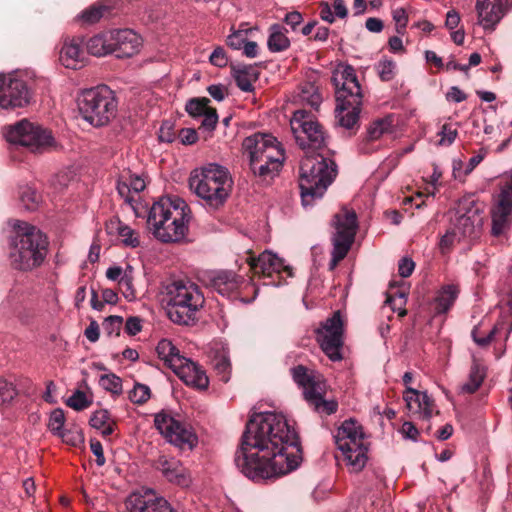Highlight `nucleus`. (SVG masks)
<instances>
[{
	"label": "nucleus",
	"mask_w": 512,
	"mask_h": 512,
	"mask_svg": "<svg viewBox=\"0 0 512 512\" xmlns=\"http://www.w3.org/2000/svg\"><path fill=\"white\" fill-rule=\"evenodd\" d=\"M298 443L296 431L282 413L261 412L248 421L235 464L255 483L274 481L298 468Z\"/></svg>",
	"instance_id": "f257e3e1"
},
{
	"label": "nucleus",
	"mask_w": 512,
	"mask_h": 512,
	"mask_svg": "<svg viewBox=\"0 0 512 512\" xmlns=\"http://www.w3.org/2000/svg\"><path fill=\"white\" fill-rule=\"evenodd\" d=\"M290 126L296 143L305 152L300 162L299 188L302 205L307 208L321 199L333 182L337 174L336 164L317 152L325 145V135L313 115L297 110Z\"/></svg>",
	"instance_id": "f03ea898"
},
{
	"label": "nucleus",
	"mask_w": 512,
	"mask_h": 512,
	"mask_svg": "<svg viewBox=\"0 0 512 512\" xmlns=\"http://www.w3.org/2000/svg\"><path fill=\"white\" fill-rule=\"evenodd\" d=\"M190 218V209L183 199L162 197L150 208L147 223L161 242H180L187 235Z\"/></svg>",
	"instance_id": "7ed1b4c3"
},
{
	"label": "nucleus",
	"mask_w": 512,
	"mask_h": 512,
	"mask_svg": "<svg viewBox=\"0 0 512 512\" xmlns=\"http://www.w3.org/2000/svg\"><path fill=\"white\" fill-rule=\"evenodd\" d=\"M9 237V260L18 270L28 271L40 266L48 252L46 235L36 226L20 220L12 222Z\"/></svg>",
	"instance_id": "20e7f679"
},
{
	"label": "nucleus",
	"mask_w": 512,
	"mask_h": 512,
	"mask_svg": "<svg viewBox=\"0 0 512 512\" xmlns=\"http://www.w3.org/2000/svg\"><path fill=\"white\" fill-rule=\"evenodd\" d=\"M332 81L336 94L337 125L347 130L358 129L362 92L354 68L339 64L333 71Z\"/></svg>",
	"instance_id": "39448f33"
},
{
	"label": "nucleus",
	"mask_w": 512,
	"mask_h": 512,
	"mask_svg": "<svg viewBox=\"0 0 512 512\" xmlns=\"http://www.w3.org/2000/svg\"><path fill=\"white\" fill-rule=\"evenodd\" d=\"M242 146L255 176L266 181L279 173L285 160V152L276 138L256 133L246 137Z\"/></svg>",
	"instance_id": "423d86ee"
},
{
	"label": "nucleus",
	"mask_w": 512,
	"mask_h": 512,
	"mask_svg": "<svg viewBox=\"0 0 512 512\" xmlns=\"http://www.w3.org/2000/svg\"><path fill=\"white\" fill-rule=\"evenodd\" d=\"M190 188L212 208L222 206L230 195L233 181L229 171L216 163L195 169L189 179Z\"/></svg>",
	"instance_id": "0eeeda50"
},
{
	"label": "nucleus",
	"mask_w": 512,
	"mask_h": 512,
	"mask_svg": "<svg viewBox=\"0 0 512 512\" xmlns=\"http://www.w3.org/2000/svg\"><path fill=\"white\" fill-rule=\"evenodd\" d=\"M167 313L177 324L188 325L196 319L205 299L199 287L190 281H174L166 287Z\"/></svg>",
	"instance_id": "6e6552de"
},
{
	"label": "nucleus",
	"mask_w": 512,
	"mask_h": 512,
	"mask_svg": "<svg viewBox=\"0 0 512 512\" xmlns=\"http://www.w3.org/2000/svg\"><path fill=\"white\" fill-rule=\"evenodd\" d=\"M117 101L106 85L84 90L78 97V108L83 119L95 127L108 124L117 113Z\"/></svg>",
	"instance_id": "1a4fd4ad"
},
{
	"label": "nucleus",
	"mask_w": 512,
	"mask_h": 512,
	"mask_svg": "<svg viewBox=\"0 0 512 512\" xmlns=\"http://www.w3.org/2000/svg\"><path fill=\"white\" fill-rule=\"evenodd\" d=\"M334 439L349 470L361 471L368 459V448L362 426L352 419L345 420L337 429Z\"/></svg>",
	"instance_id": "9d476101"
},
{
	"label": "nucleus",
	"mask_w": 512,
	"mask_h": 512,
	"mask_svg": "<svg viewBox=\"0 0 512 512\" xmlns=\"http://www.w3.org/2000/svg\"><path fill=\"white\" fill-rule=\"evenodd\" d=\"M3 135L10 144L25 147L33 153H45L57 148L50 130L27 119L4 127Z\"/></svg>",
	"instance_id": "9b49d317"
},
{
	"label": "nucleus",
	"mask_w": 512,
	"mask_h": 512,
	"mask_svg": "<svg viewBox=\"0 0 512 512\" xmlns=\"http://www.w3.org/2000/svg\"><path fill=\"white\" fill-rule=\"evenodd\" d=\"M291 373L294 381L302 388L305 400L313 405L315 410L327 415L336 412L337 402L324 400L326 384L322 375L302 365L292 368Z\"/></svg>",
	"instance_id": "f8f14e48"
},
{
	"label": "nucleus",
	"mask_w": 512,
	"mask_h": 512,
	"mask_svg": "<svg viewBox=\"0 0 512 512\" xmlns=\"http://www.w3.org/2000/svg\"><path fill=\"white\" fill-rule=\"evenodd\" d=\"M336 232L333 236V251L330 269H334L348 253L358 228L357 216L353 210L343 208L334 217Z\"/></svg>",
	"instance_id": "ddd939ff"
},
{
	"label": "nucleus",
	"mask_w": 512,
	"mask_h": 512,
	"mask_svg": "<svg viewBox=\"0 0 512 512\" xmlns=\"http://www.w3.org/2000/svg\"><path fill=\"white\" fill-rule=\"evenodd\" d=\"M154 425L161 435L180 449L191 450L197 443V438L191 429L166 412L162 411L155 415Z\"/></svg>",
	"instance_id": "4468645a"
},
{
	"label": "nucleus",
	"mask_w": 512,
	"mask_h": 512,
	"mask_svg": "<svg viewBox=\"0 0 512 512\" xmlns=\"http://www.w3.org/2000/svg\"><path fill=\"white\" fill-rule=\"evenodd\" d=\"M316 339L323 352L332 360L342 358L340 349L343 345V321L340 311L333 313L316 331Z\"/></svg>",
	"instance_id": "2eb2a0df"
},
{
	"label": "nucleus",
	"mask_w": 512,
	"mask_h": 512,
	"mask_svg": "<svg viewBox=\"0 0 512 512\" xmlns=\"http://www.w3.org/2000/svg\"><path fill=\"white\" fill-rule=\"evenodd\" d=\"M491 232L500 236L510 227L512 217V177L500 185L499 192L493 198L490 210Z\"/></svg>",
	"instance_id": "dca6fc26"
},
{
	"label": "nucleus",
	"mask_w": 512,
	"mask_h": 512,
	"mask_svg": "<svg viewBox=\"0 0 512 512\" xmlns=\"http://www.w3.org/2000/svg\"><path fill=\"white\" fill-rule=\"evenodd\" d=\"M30 91L24 80L11 74H0V107H23L30 101Z\"/></svg>",
	"instance_id": "f3484780"
},
{
	"label": "nucleus",
	"mask_w": 512,
	"mask_h": 512,
	"mask_svg": "<svg viewBox=\"0 0 512 512\" xmlns=\"http://www.w3.org/2000/svg\"><path fill=\"white\" fill-rule=\"evenodd\" d=\"M512 9V0H476L478 24L485 30H495L502 18Z\"/></svg>",
	"instance_id": "a211bd4d"
},
{
	"label": "nucleus",
	"mask_w": 512,
	"mask_h": 512,
	"mask_svg": "<svg viewBox=\"0 0 512 512\" xmlns=\"http://www.w3.org/2000/svg\"><path fill=\"white\" fill-rule=\"evenodd\" d=\"M201 280L207 287L227 297L236 292L243 283L241 276L228 270L206 271L203 273Z\"/></svg>",
	"instance_id": "6ab92c4d"
},
{
	"label": "nucleus",
	"mask_w": 512,
	"mask_h": 512,
	"mask_svg": "<svg viewBox=\"0 0 512 512\" xmlns=\"http://www.w3.org/2000/svg\"><path fill=\"white\" fill-rule=\"evenodd\" d=\"M128 512H177L163 497H157L151 490L131 493L126 499Z\"/></svg>",
	"instance_id": "aec40b11"
},
{
	"label": "nucleus",
	"mask_w": 512,
	"mask_h": 512,
	"mask_svg": "<svg viewBox=\"0 0 512 512\" xmlns=\"http://www.w3.org/2000/svg\"><path fill=\"white\" fill-rule=\"evenodd\" d=\"M248 261L255 274L272 277L274 273L280 275L284 272L288 277L293 275L292 268L270 251H264L257 258L250 257Z\"/></svg>",
	"instance_id": "412c9836"
},
{
	"label": "nucleus",
	"mask_w": 512,
	"mask_h": 512,
	"mask_svg": "<svg viewBox=\"0 0 512 512\" xmlns=\"http://www.w3.org/2000/svg\"><path fill=\"white\" fill-rule=\"evenodd\" d=\"M110 40L112 53L118 58L133 56L142 45L141 37L131 29L111 30Z\"/></svg>",
	"instance_id": "4be33fe9"
},
{
	"label": "nucleus",
	"mask_w": 512,
	"mask_h": 512,
	"mask_svg": "<svg viewBox=\"0 0 512 512\" xmlns=\"http://www.w3.org/2000/svg\"><path fill=\"white\" fill-rule=\"evenodd\" d=\"M173 372L188 386L199 390L206 389L209 385L208 377L205 371L191 359L186 357Z\"/></svg>",
	"instance_id": "5701e85b"
},
{
	"label": "nucleus",
	"mask_w": 512,
	"mask_h": 512,
	"mask_svg": "<svg viewBox=\"0 0 512 512\" xmlns=\"http://www.w3.org/2000/svg\"><path fill=\"white\" fill-rule=\"evenodd\" d=\"M404 400L408 411L418 418L430 419L434 412L433 400L426 392H420L407 388L404 392Z\"/></svg>",
	"instance_id": "b1692460"
},
{
	"label": "nucleus",
	"mask_w": 512,
	"mask_h": 512,
	"mask_svg": "<svg viewBox=\"0 0 512 512\" xmlns=\"http://www.w3.org/2000/svg\"><path fill=\"white\" fill-rule=\"evenodd\" d=\"M158 464V468L169 482L181 487H188L192 483L191 475L179 460L160 457Z\"/></svg>",
	"instance_id": "393cba45"
},
{
	"label": "nucleus",
	"mask_w": 512,
	"mask_h": 512,
	"mask_svg": "<svg viewBox=\"0 0 512 512\" xmlns=\"http://www.w3.org/2000/svg\"><path fill=\"white\" fill-rule=\"evenodd\" d=\"M79 38L66 39L60 50V62L69 69H79L84 66L86 55L81 47Z\"/></svg>",
	"instance_id": "a878e982"
},
{
	"label": "nucleus",
	"mask_w": 512,
	"mask_h": 512,
	"mask_svg": "<svg viewBox=\"0 0 512 512\" xmlns=\"http://www.w3.org/2000/svg\"><path fill=\"white\" fill-rule=\"evenodd\" d=\"M481 225V217L475 212L460 213L453 221V231L457 233L458 239L461 237H472L476 235L477 230Z\"/></svg>",
	"instance_id": "bb28decb"
},
{
	"label": "nucleus",
	"mask_w": 512,
	"mask_h": 512,
	"mask_svg": "<svg viewBox=\"0 0 512 512\" xmlns=\"http://www.w3.org/2000/svg\"><path fill=\"white\" fill-rule=\"evenodd\" d=\"M391 127L392 119L390 117L377 119L372 122L367 128L366 136L360 144L359 150L362 153H371L373 148H370L368 143L380 139L382 135L391 131Z\"/></svg>",
	"instance_id": "cd10ccee"
},
{
	"label": "nucleus",
	"mask_w": 512,
	"mask_h": 512,
	"mask_svg": "<svg viewBox=\"0 0 512 512\" xmlns=\"http://www.w3.org/2000/svg\"><path fill=\"white\" fill-rule=\"evenodd\" d=\"M146 187L145 180L138 176L129 174L128 177L121 176L117 184L118 193L125 199V201L131 203L133 201L132 193L138 194L143 191Z\"/></svg>",
	"instance_id": "c85d7f7f"
},
{
	"label": "nucleus",
	"mask_w": 512,
	"mask_h": 512,
	"mask_svg": "<svg viewBox=\"0 0 512 512\" xmlns=\"http://www.w3.org/2000/svg\"><path fill=\"white\" fill-rule=\"evenodd\" d=\"M348 15V9L344 0L323 1L319 5L320 18L328 23H333L336 18L344 19Z\"/></svg>",
	"instance_id": "c756f323"
},
{
	"label": "nucleus",
	"mask_w": 512,
	"mask_h": 512,
	"mask_svg": "<svg viewBox=\"0 0 512 512\" xmlns=\"http://www.w3.org/2000/svg\"><path fill=\"white\" fill-rule=\"evenodd\" d=\"M156 351L159 358L172 370H174L184 358V356L180 354L179 349L168 339L160 340L157 344Z\"/></svg>",
	"instance_id": "7c9ffc66"
},
{
	"label": "nucleus",
	"mask_w": 512,
	"mask_h": 512,
	"mask_svg": "<svg viewBox=\"0 0 512 512\" xmlns=\"http://www.w3.org/2000/svg\"><path fill=\"white\" fill-rule=\"evenodd\" d=\"M486 377V368L477 361H474L469 375L468 380L459 386V393L461 394H473L482 385Z\"/></svg>",
	"instance_id": "2f4dec72"
},
{
	"label": "nucleus",
	"mask_w": 512,
	"mask_h": 512,
	"mask_svg": "<svg viewBox=\"0 0 512 512\" xmlns=\"http://www.w3.org/2000/svg\"><path fill=\"white\" fill-rule=\"evenodd\" d=\"M267 46L268 49L274 53L288 49L290 40L287 36V30L280 24L271 25L269 28Z\"/></svg>",
	"instance_id": "473e14b6"
},
{
	"label": "nucleus",
	"mask_w": 512,
	"mask_h": 512,
	"mask_svg": "<svg viewBox=\"0 0 512 512\" xmlns=\"http://www.w3.org/2000/svg\"><path fill=\"white\" fill-rule=\"evenodd\" d=\"M87 51L94 56H105L112 53L110 31L91 37L86 43Z\"/></svg>",
	"instance_id": "72a5a7b5"
},
{
	"label": "nucleus",
	"mask_w": 512,
	"mask_h": 512,
	"mask_svg": "<svg viewBox=\"0 0 512 512\" xmlns=\"http://www.w3.org/2000/svg\"><path fill=\"white\" fill-rule=\"evenodd\" d=\"M459 290L457 286L449 284L444 286L435 299V310L437 313H446L454 304Z\"/></svg>",
	"instance_id": "f704fd0d"
},
{
	"label": "nucleus",
	"mask_w": 512,
	"mask_h": 512,
	"mask_svg": "<svg viewBox=\"0 0 512 512\" xmlns=\"http://www.w3.org/2000/svg\"><path fill=\"white\" fill-rule=\"evenodd\" d=\"M90 425L99 430L103 436H109L114 432L115 422L107 410L100 409L91 416Z\"/></svg>",
	"instance_id": "c9c22d12"
},
{
	"label": "nucleus",
	"mask_w": 512,
	"mask_h": 512,
	"mask_svg": "<svg viewBox=\"0 0 512 512\" xmlns=\"http://www.w3.org/2000/svg\"><path fill=\"white\" fill-rule=\"evenodd\" d=\"M258 79V72L253 66L239 67L235 71V81L237 86L244 92L253 90V82Z\"/></svg>",
	"instance_id": "e433bc0d"
},
{
	"label": "nucleus",
	"mask_w": 512,
	"mask_h": 512,
	"mask_svg": "<svg viewBox=\"0 0 512 512\" xmlns=\"http://www.w3.org/2000/svg\"><path fill=\"white\" fill-rule=\"evenodd\" d=\"M301 101L311 106L314 109H318L322 102V96L319 92L318 87L314 83H305L301 87L299 94Z\"/></svg>",
	"instance_id": "4c0bfd02"
},
{
	"label": "nucleus",
	"mask_w": 512,
	"mask_h": 512,
	"mask_svg": "<svg viewBox=\"0 0 512 512\" xmlns=\"http://www.w3.org/2000/svg\"><path fill=\"white\" fill-rule=\"evenodd\" d=\"M111 225H116L117 233L125 246L136 248L140 245L139 234L134 229L120 221L117 223H111Z\"/></svg>",
	"instance_id": "58836bf2"
},
{
	"label": "nucleus",
	"mask_w": 512,
	"mask_h": 512,
	"mask_svg": "<svg viewBox=\"0 0 512 512\" xmlns=\"http://www.w3.org/2000/svg\"><path fill=\"white\" fill-rule=\"evenodd\" d=\"M20 200L27 210H34L41 202V195L36 189L26 186L21 189Z\"/></svg>",
	"instance_id": "ea45409f"
},
{
	"label": "nucleus",
	"mask_w": 512,
	"mask_h": 512,
	"mask_svg": "<svg viewBox=\"0 0 512 512\" xmlns=\"http://www.w3.org/2000/svg\"><path fill=\"white\" fill-rule=\"evenodd\" d=\"M210 100L207 98H194L187 102L186 111L192 117L203 116L209 109Z\"/></svg>",
	"instance_id": "a19ab883"
},
{
	"label": "nucleus",
	"mask_w": 512,
	"mask_h": 512,
	"mask_svg": "<svg viewBox=\"0 0 512 512\" xmlns=\"http://www.w3.org/2000/svg\"><path fill=\"white\" fill-rule=\"evenodd\" d=\"M406 300L407 293L405 291H396L394 293H390L387 297V302L391 305L392 310L397 312L401 317L407 313L404 308Z\"/></svg>",
	"instance_id": "79ce46f5"
},
{
	"label": "nucleus",
	"mask_w": 512,
	"mask_h": 512,
	"mask_svg": "<svg viewBox=\"0 0 512 512\" xmlns=\"http://www.w3.org/2000/svg\"><path fill=\"white\" fill-rule=\"evenodd\" d=\"M99 384L103 389L113 394H120L122 391V380L115 374L101 375Z\"/></svg>",
	"instance_id": "37998d69"
},
{
	"label": "nucleus",
	"mask_w": 512,
	"mask_h": 512,
	"mask_svg": "<svg viewBox=\"0 0 512 512\" xmlns=\"http://www.w3.org/2000/svg\"><path fill=\"white\" fill-rule=\"evenodd\" d=\"M65 423V414L64 411L60 408H57L53 410L49 417L48 422V429L54 434V435H61Z\"/></svg>",
	"instance_id": "c03bdc74"
},
{
	"label": "nucleus",
	"mask_w": 512,
	"mask_h": 512,
	"mask_svg": "<svg viewBox=\"0 0 512 512\" xmlns=\"http://www.w3.org/2000/svg\"><path fill=\"white\" fill-rule=\"evenodd\" d=\"M107 12V7L104 5H93L88 9L84 10L80 19L87 24H92L99 21Z\"/></svg>",
	"instance_id": "a18cd8bd"
},
{
	"label": "nucleus",
	"mask_w": 512,
	"mask_h": 512,
	"mask_svg": "<svg viewBox=\"0 0 512 512\" xmlns=\"http://www.w3.org/2000/svg\"><path fill=\"white\" fill-rule=\"evenodd\" d=\"M151 391L147 385L137 383L129 392V399L134 404H143L150 399Z\"/></svg>",
	"instance_id": "49530a36"
},
{
	"label": "nucleus",
	"mask_w": 512,
	"mask_h": 512,
	"mask_svg": "<svg viewBox=\"0 0 512 512\" xmlns=\"http://www.w3.org/2000/svg\"><path fill=\"white\" fill-rule=\"evenodd\" d=\"M66 404L76 411H81L90 406L91 401L87 399L84 392L76 390L66 401Z\"/></svg>",
	"instance_id": "de8ad7c7"
},
{
	"label": "nucleus",
	"mask_w": 512,
	"mask_h": 512,
	"mask_svg": "<svg viewBox=\"0 0 512 512\" xmlns=\"http://www.w3.org/2000/svg\"><path fill=\"white\" fill-rule=\"evenodd\" d=\"M396 64L392 60L384 59L377 64L378 74L383 81H390L395 75Z\"/></svg>",
	"instance_id": "09e8293b"
},
{
	"label": "nucleus",
	"mask_w": 512,
	"mask_h": 512,
	"mask_svg": "<svg viewBox=\"0 0 512 512\" xmlns=\"http://www.w3.org/2000/svg\"><path fill=\"white\" fill-rule=\"evenodd\" d=\"M123 323V318L120 316L112 315L107 317L103 324V331L108 335L112 336L113 334L118 335Z\"/></svg>",
	"instance_id": "8fccbe9b"
},
{
	"label": "nucleus",
	"mask_w": 512,
	"mask_h": 512,
	"mask_svg": "<svg viewBox=\"0 0 512 512\" xmlns=\"http://www.w3.org/2000/svg\"><path fill=\"white\" fill-rule=\"evenodd\" d=\"M392 18L396 24V32L400 35L404 34L408 24V16L405 9L402 7L393 9Z\"/></svg>",
	"instance_id": "3c124183"
},
{
	"label": "nucleus",
	"mask_w": 512,
	"mask_h": 512,
	"mask_svg": "<svg viewBox=\"0 0 512 512\" xmlns=\"http://www.w3.org/2000/svg\"><path fill=\"white\" fill-rule=\"evenodd\" d=\"M16 396V390L12 383L0 378V406L10 402Z\"/></svg>",
	"instance_id": "603ef678"
},
{
	"label": "nucleus",
	"mask_w": 512,
	"mask_h": 512,
	"mask_svg": "<svg viewBox=\"0 0 512 512\" xmlns=\"http://www.w3.org/2000/svg\"><path fill=\"white\" fill-rule=\"evenodd\" d=\"M247 30L234 31L227 37V45L232 49H241L247 41Z\"/></svg>",
	"instance_id": "864d4df0"
},
{
	"label": "nucleus",
	"mask_w": 512,
	"mask_h": 512,
	"mask_svg": "<svg viewBox=\"0 0 512 512\" xmlns=\"http://www.w3.org/2000/svg\"><path fill=\"white\" fill-rule=\"evenodd\" d=\"M500 324H496L486 336H480L479 335V328L475 327L472 330V337L475 343L481 347L487 346L492 339L494 338L495 334L499 331Z\"/></svg>",
	"instance_id": "5fc2aeb1"
},
{
	"label": "nucleus",
	"mask_w": 512,
	"mask_h": 512,
	"mask_svg": "<svg viewBox=\"0 0 512 512\" xmlns=\"http://www.w3.org/2000/svg\"><path fill=\"white\" fill-rule=\"evenodd\" d=\"M457 134V130L452 128L451 125L444 124L439 132V135L441 136L439 144L451 145L455 141Z\"/></svg>",
	"instance_id": "6e6d98bb"
},
{
	"label": "nucleus",
	"mask_w": 512,
	"mask_h": 512,
	"mask_svg": "<svg viewBox=\"0 0 512 512\" xmlns=\"http://www.w3.org/2000/svg\"><path fill=\"white\" fill-rule=\"evenodd\" d=\"M203 120L201 122L202 129H205L209 132L213 131L218 122V115L215 109H209L203 116Z\"/></svg>",
	"instance_id": "4d7b16f0"
},
{
	"label": "nucleus",
	"mask_w": 512,
	"mask_h": 512,
	"mask_svg": "<svg viewBox=\"0 0 512 512\" xmlns=\"http://www.w3.org/2000/svg\"><path fill=\"white\" fill-rule=\"evenodd\" d=\"M158 138L161 142L171 143L175 139V133L173 130V124L169 121L162 123L159 129Z\"/></svg>",
	"instance_id": "13d9d810"
},
{
	"label": "nucleus",
	"mask_w": 512,
	"mask_h": 512,
	"mask_svg": "<svg viewBox=\"0 0 512 512\" xmlns=\"http://www.w3.org/2000/svg\"><path fill=\"white\" fill-rule=\"evenodd\" d=\"M209 60L211 64L217 67H225L228 64V57L222 47L215 48Z\"/></svg>",
	"instance_id": "bf43d9fd"
},
{
	"label": "nucleus",
	"mask_w": 512,
	"mask_h": 512,
	"mask_svg": "<svg viewBox=\"0 0 512 512\" xmlns=\"http://www.w3.org/2000/svg\"><path fill=\"white\" fill-rule=\"evenodd\" d=\"M460 21H461V17H460L459 12L456 11L455 9H450L446 13L445 27L449 31H452L459 26Z\"/></svg>",
	"instance_id": "052dcab7"
},
{
	"label": "nucleus",
	"mask_w": 512,
	"mask_h": 512,
	"mask_svg": "<svg viewBox=\"0 0 512 512\" xmlns=\"http://www.w3.org/2000/svg\"><path fill=\"white\" fill-rule=\"evenodd\" d=\"M179 138L182 144L192 145L198 140V134L195 129L185 128L181 129Z\"/></svg>",
	"instance_id": "680f3d73"
},
{
	"label": "nucleus",
	"mask_w": 512,
	"mask_h": 512,
	"mask_svg": "<svg viewBox=\"0 0 512 512\" xmlns=\"http://www.w3.org/2000/svg\"><path fill=\"white\" fill-rule=\"evenodd\" d=\"M90 449L92 453L96 456V463L98 466H103L105 464V457L103 453V447L100 441L96 439L90 440Z\"/></svg>",
	"instance_id": "e2e57ef3"
},
{
	"label": "nucleus",
	"mask_w": 512,
	"mask_h": 512,
	"mask_svg": "<svg viewBox=\"0 0 512 512\" xmlns=\"http://www.w3.org/2000/svg\"><path fill=\"white\" fill-rule=\"evenodd\" d=\"M122 275V269L120 267H109L106 271V277L109 279V280H112V281H115L117 279H119L120 283L121 284H125L127 286L130 285V280L127 276H123L121 277Z\"/></svg>",
	"instance_id": "0e129e2a"
},
{
	"label": "nucleus",
	"mask_w": 512,
	"mask_h": 512,
	"mask_svg": "<svg viewBox=\"0 0 512 512\" xmlns=\"http://www.w3.org/2000/svg\"><path fill=\"white\" fill-rule=\"evenodd\" d=\"M415 264L412 259L404 257L400 260L398 265V272L401 277H408L412 274Z\"/></svg>",
	"instance_id": "69168bd1"
},
{
	"label": "nucleus",
	"mask_w": 512,
	"mask_h": 512,
	"mask_svg": "<svg viewBox=\"0 0 512 512\" xmlns=\"http://www.w3.org/2000/svg\"><path fill=\"white\" fill-rule=\"evenodd\" d=\"M58 437H60L64 442L74 446L83 442V435L79 431H63L61 435H58Z\"/></svg>",
	"instance_id": "338daca9"
},
{
	"label": "nucleus",
	"mask_w": 512,
	"mask_h": 512,
	"mask_svg": "<svg viewBox=\"0 0 512 512\" xmlns=\"http://www.w3.org/2000/svg\"><path fill=\"white\" fill-rule=\"evenodd\" d=\"M465 164L460 159H454L452 162L453 177L457 180L464 181L468 173H466Z\"/></svg>",
	"instance_id": "774afa93"
}]
</instances>
